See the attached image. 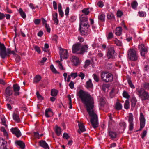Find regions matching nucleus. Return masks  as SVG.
<instances>
[{
	"instance_id": "1",
	"label": "nucleus",
	"mask_w": 149,
	"mask_h": 149,
	"mask_svg": "<svg viewBox=\"0 0 149 149\" xmlns=\"http://www.w3.org/2000/svg\"><path fill=\"white\" fill-rule=\"evenodd\" d=\"M78 95L81 99L90 116L91 123L93 127L95 128L98 125V117L94 108V100L90 94L88 92L80 90Z\"/></svg>"
},
{
	"instance_id": "2",
	"label": "nucleus",
	"mask_w": 149,
	"mask_h": 149,
	"mask_svg": "<svg viewBox=\"0 0 149 149\" xmlns=\"http://www.w3.org/2000/svg\"><path fill=\"white\" fill-rule=\"evenodd\" d=\"M82 15L79 18L80 23L79 24V30L82 35H86L87 34L86 29L90 26L87 17H83Z\"/></svg>"
},
{
	"instance_id": "3",
	"label": "nucleus",
	"mask_w": 149,
	"mask_h": 149,
	"mask_svg": "<svg viewBox=\"0 0 149 149\" xmlns=\"http://www.w3.org/2000/svg\"><path fill=\"white\" fill-rule=\"evenodd\" d=\"M127 54L128 58L130 60L134 61H137L138 56L137 52L133 49H130L128 51Z\"/></svg>"
},
{
	"instance_id": "4",
	"label": "nucleus",
	"mask_w": 149,
	"mask_h": 149,
	"mask_svg": "<svg viewBox=\"0 0 149 149\" xmlns=\"http://www.w3.org/2000/svg\"><path fill=\"white\" fill-rule=\"evenodd\" d=\"M139 97L142 100H149V94L142 89H140L137 91Z\"/></svg>"
},
{
	"instance_id": "5",
	"label": "nucleus",
	"mask_w": 149,
	"mask_h": 149,
	"mask_svg": "<svg viewBox=\"0 0 149 149\" xmlns=\"http://www.w3.org/2000/svg\"><path fill=\"white\" fill-rule=\"evenodd\" d=\"M101 77L103 81L106 82L111 81L113 79V76L111 74L107 73L105 72L102 73Z\"/></svg>"
},
{
	"instance_id": "6",
	"label": "nucleus",
	"mask_w": 149,
	"mask_h": 149,
	"mask_svg": "<svg viewBox=\"0 0 149 149\" xmlns=\"http://www.w3.org/2000/svg\"><path fill=\"white\" fill-rule=\"evenodd\" d=\"M6 48L3 43L0 42V55L2 58H4L7 56Z\"/></svg>"
},
{
	"instance_id": "7",
	"label": "nucleus",
	"mask_w": 149,
	"mask_h": 149,
	"mask_svg": "<svg viewBox=\"0 0 149 149\" xmlns=\"http://www.w3.org/2000/svg\"><path fill=\"white\" fill-rule=\"evenodd\" d=\"M59 54L61 58L67 59L68 56V51L66 49L60 48Z\"/></svg>"
},
{
	"instance_id": "8",
	"label": "nucleus",
	"mask_w": 149,
	"mask_h": 149,
	"mask_svg": "<svg viewBox=\"0 0 149 149\" xmlns=\"http://www.w3.org/2000/svg\"><path fill=\"white\" fill-rule=\"evenodd\" d=\"M139 49L140 50L141 54L142 56H144L145 54L148 52V48L145 47L143 44H141L139 46Z\"/></svg>"
},
{
	"instance_id": "9",
	"label": "nucleus",
	"mask_w": 149,
	"mask_h": 149,
	"mask_svg": "<svg viewBox=\"0 0 149 149\" xmlns=\"http://www.w3.org/2000/svg\"><path fill=\"white\" fill-rule=\"evenodd\" d=\"M13 93V91L12 88L10 86L7 87L5 90L4 95L6 98V100H8L9 96L12 95Z\"/></svg>"
},
{
	"instance_id": "10",
	"label": "nucleus",
	"mask_w": 149,
	"mask_h": 149,
	"mask_svg": "<svg viewBox=\"0 0 149 149\" xmlns=\"http://www.w3.org/2000/svg\"><path fill=\"white\" fill-rule=\"evenodd\" d=\"M139 120L140 128L139 130H141L145 127L146 121L144 116L142 113H140Z\"/></svg>"
},
{
	"instance_id": "11",
	"label": "nucleus",
	"mask_w": 149,
	"mask_h": 149,
	"mask_svg": "<svg viewBox=\"0 0 149 149\" xmlns=\"http://www.w3.org/2000/svg\"><path fill=\"white\" fill-rule=\"evenodd\" d=\"M115 51L113 47H111L108 50L107 56L109 58H113L115 57Z\"/></svg>"
},
{
	"instance_id": "12",
	"label": "nucleus",
	"mask_w": 149,
	"mask_h": 149,
	"mask_svg": "<svg viewBox=\"0 0 149 149\" xmlns=\"http://www.w3.org/2000/svg\"><path fill=\"white\" fill-rule=\"evenodd\" d=\"M133 117L132 114L130 113L129 114V116H128V121L129 123V130L131 131L133 129L134 123H133Z\"/></svg>"
},
{
	"instance_id": "13",
	"label": "nucleus",
	"mask_w": 149,
	"mask_h": 149,
	"mask_svg": "<svg viewBox=\"0 0 149 149\" xmlns=\"http://www.w3.org/2000/svg\"><path fill=\"white\" fill-rule=\"evenodd\" d=\"M81 44L79 43H77L73 45L72 49V52L79 54L81 49Z\"/></svg>"
},
{
	"instance_id": "14",
	"label": "nucleus",
	"mask_w": 149,
	"mask_h": 149,
	"mask_svg": "<svg viewBox=\"0 0 149 149\" xmlns=\"http://www.w3.org/2000/svg\"><path fill=\"white\" fill-rule=\"evenodd\" d=\"M10 131L13 134L18 138L21 136V133L17 127L12 128L10 129Z\"/></svg>"
},
{
	"instance_id": "15",
	"label": "nucleus",
	"mask_w": 149,
	"mask_h": 149,
	"mask_svg": "<svg viewBox=\"0 0 149 149\" xmlns=\"http://www.w3.org/2000/svg\"><path fill=\"white\" fill-rule=\"evenodd\" d=\"M7 142L4 139L0 138V149H8L6 148Z\"/></svg>"
},
{
	"instance_id": "16",
	"label": "nucleus",
	"mask_w": 149,
	"mask_h": 149,
	"mask_svg": "<svg viewBox=\"0 0 149 149\" xmlns=\"http://www.w3.org/2000/svg\"><path fill=\"white\" fill-rule=\"evenodd\" d=\"M13 88L14 92V95L15 96L19 95L20 93L19 91L20 90V86L16 84L13 85Z\"/></svg>"
},
{
	"instance_id": "17",
	"label": "nucleus",
	"mask_w": 149,
	"mask_h": 149,
	"mask_svg": "<svg viewBox=\"0 0 149 149\" xmlns=\"http://www.w3.org/2000/svg\"><path fill=\"white\" fill-rule=\"evenodd\" d=\"M71 61L75 66H77L79 63V58L76 56H72Z\"/></svg>"
},
{
	"instance_id": "18",
	"label": "nucleus",
	"mask_w": 149,
	"mask_h": 149,
	"mask_svg": "<svg viewBox=\"0 0 149 149\" xmlns=\"http://www.w3.org/2000/svg\"><path fill=\"white\" fill-rule=\"evenodd\" d=\"M88 49V45H85L81 47V49L79 54H83L85 52H87Z\"/></svg>"
},
{
	"instance_id": "19",
	"label": "nucleus",
	"mask_w": 149,
	"mask_h": 149,
	"mask_svg": "<svg viewBox=\"0 0 149 149\" xmlns=\"http://www.w3.org/2000/svg\"><path fill=\"white\" fill-rule=\"evenodd\" d=\"M93 84L92 82L91 79H89L86 83L85 87L88 89H93Z\"/></svg>"
},
{
	"instance_id": "20",
	"label": "nucleus",
	"mask_w": 149,
	"mask_h": 149,
	"mask_svg": "<svg viewBox=\"0 0 149 149\" xmlns=\"http://www.w3.org/2000/svg\"><path fill=\"white\" fill-rule=\"evenodd\" d=\"M53 115V112L51 109L48 108L46 109L45 112V116L46 117L48 118Z\"/></svg>"
},
{
	"instance_id": "21",
	"label": "nucleus",
	"mask_w": 149,
	"mask_h": 149,
	"mask_svg": "<svg viewBox=\"0 0 149 149\" xmlns=\"http://www.w3.org/2000/svg\"><path fill=\"white\" fill-rule=\"evenodd\" d=\"M137 102V100L135 97H134L132 98L131 101V109H132L133 110L134 108L135 107Z\"/></svg>"
},
{
	"instance_id": "22",
	"label": "nucleus",
	"mask_w": 149,
	"mask_h": 149,
	"mask_svg": "<svg viewBox=\"0 0 149 149\" xmlns=\"http://www.w3.org/2000/svg\"><path fill=\"white\" fill-rule=\"evenodd\" d=\"M108 133L111 139H114L116 137L117 134L116 132L111 131L108 129Z\"/></svg>"
},
{
	"instance_id": "23",
	"label": "nucleus",
	"mask_w": 149,
	"mask_h": 149,
	"mask_svg": "<svg viewBox=\"0 0 149 149\" xmlns=\"http://www.w3.org/2000/svg\"><path fill=\"white\" fill-rule=\"evenodd\" d=\"M78 126L79 129L81 131H78L79 133L80 134L81 132H83L85 131L86 130L84 126L82 123L79 122Z\"/></svg>"
},
{
	"instance_id": "24",
	"label": "nucleus",
	"mask_w": 149,
	"mask_h": 149,
	"mask_svg": "<svg viewBox=\"0 0 149 149\" xmlns=\"http://www.w3.org/2000/svg\"><path fill=\"white\" fill-rule=\"evenodd\" d=\"M122 29L121 27H119L116 28L115 31V34L117 36H120L122 33Z\"/></svg>"
},
{
	"instance_id": "25",
	"label": "nucleus",
	"mask_w": 149,
	"mask_h": 149,
	"mask_svg": "<svg viewBox=\"0 0 149 149\" xmlns=\"http://www.w3.org/2000/svg\"><path fill=\"white\" fill-rule=\"evenodd\" d=\"M16 144L19 146L22 149H24L25 147L24 143L21 141H18L16 142Z\"/></svg>"
},
{
	"instance_id": "26",
	"label": "nucleus",
	"mask_w": 149,
	"mask_h": 149,
	"mask_svg": "<svg viewBox=\"0 0 149 149\" xmlns=\"http://www.w3.org/2000/svg\"><path fill=\"white\" fill-rule=\"evenodd\" d=\"M13 119L18 122L20 121V119L19 117V114L18 113H14L13 114Z\"/></svg>"
},
{
	"instance_id": "27",
	"label": "nucleus",
	"mask_w": 149,
	"mask_h": 149,
	"mask_svg": "<svg viewBox=\"0 0 149 149\" xmlns=\"http://www.w3.org/2000/svg\"><path fill=\"white\" fill-rule=\"evenodd\" d=\"M42 77L39 75H36L34 78L33 82L34 83H38L41 79Z\"/></svg>"
},
{
	"instance_id": "28",
	"label": "nucleus",
	"mask_w": 149,
	"mask_h": 149,
	"mask_svg": "<svg viewBox=\"0 0 149 149\" xmlns=\"http://www.w3.org/2000/svg\"><path fill=\"white\" fill-rule=\"evenodd\" d=\"M122 107L121 104L119 102H117L116 103L114 108L117 110H119L122 109Z\"/></svg>"
},
{
	"instance_id": "29",
	"label": "nucleus",
	"mask_w": 149,
	"mask_h": 149,
	"mask_svg": "<svg viewBox=\"0 0 149 149\" xmlns=\"http://www.w3.org/2000/svg\"><path fill=\"white\" fill-rule=\"evenodd\" d=\"M40 146L42 147L47 148L48 147V146L45 141L42 140L39 142Z\"/></svg>"
},
{
	"instance_id": "30",
	"label": "nucleus",
	"mask_w": 149,
	"mask_h": 149,
	"mask_svg": "<svg viewBox=\"0 0 149 149\" xmlns=\"http://www.w3.org/2000/svg\"><path fill=\"white\" fill-rule=\"evenodd\" d=\"M58 91L57 90L52 89L51 90V95L54 97L56 96L58 94Z\"/></svg>"
},
{
	"instance_id": "31",
	"label": "nucleus",
	"mask_w": 149,
	"mask_h": 149,
	"mask_svg": "<svg viewBox=\"0 0 149 149\" xmlns=\"http://www.w3.org/2000/svg\"><path fill=\"white\" fill-rule=\"evenodd\" d=\"M18 11L20 15L23 18H25L26 17L25 13L23 11L22 8H20Z\"/></svg>"
},
{
	"instance_id": "32",
	"label": "nucleus",
	"mask_w": 149,
	"mask_h": 149,
	"mask_svg": "<svg viewBox=\"0 0 149 149\" xmlns=\"http://www.w3.org/2000/svg\"><path fill=\"white\" fill-rule=\"evenodd\" d=\"M90 64H92L91 61L88 60H86L85 62V64L83 67L84 68H86Z\"/></svg>"
},
{
	"instance_id": "33",
	"label": "nucleus",
	"mask_w": 149,
	"mask_h": 149,
	"mask_svg": "<svg viewBox=\"0 0 149 149\" xmlns=\"http://www.w3.org/2000/svg\"><path fill=\"white\" fill-rule=\"evenodd\" d=\"M56 132L58 136H59L61 133V128L57 126H56Z\"/></svg>"
},
{
	"instance_id": "34",
	"label": "nucleus",
	"mask_w": 149,
	"mask_h": 149,
	"mask_svg": "<svg viewBox=\"0 0 149 149\" xmlns=\"http://www.w3.org/2000/svg\"><path fill=\"white\" fill-rule=\"evenodd\" d=\"M114 43L117 46H120L122 45V43L121 41L117 39L116 38L113 40Z\"/></svg>"
},
{
	"instance_id": "35",
	"label": "nucleus",
	"mask_w": 149,
	"mask_h": 149,
	"mask_svg": "<svg viewBox=\"0 0 149 149\" xmlns=\"http://www.w3.org/2000/svg\"><path fill=\"white\" fill-rule=\"evenodd\" d=\"M129 102L128 100H126L124 104V107L125 109H127L129 108Z\"/></svg>"
},
{
	"instance_id": "36",
	"label": "nucleus",
	"mask_w": 149,
	"mask_h": 149,
	"mask_svg": "<svg viewBox=\"0 0 149 149\" xmlns=\"http://www.w3.org/2000/svg\"><path fill=\"white\" fill-rule=\"evenodd\" d=\"M1 130L2 132H3L4 135L6 138H7L8 135L4 127H1Z\"/></svg>"
},
{
	"instance_id": "37",
	"label": "nucleus",
	"mask_w": 149,
	"mask_h": 149,
	"mask_svg": "<svg viewBox=\"0 0 149 149\" xmlns=\"http://www.w3.org/2000/svg\"><path fill=\"white\" fill-rule=\"evenodd\" d=\"M123 97L126 99H128L130 97V96L129 95L127 92L124 91L123 93Z\"/></svg>"
},
{
	"instance_id": "38",
	"label": "nucleus",
	"mask_w": 149,
	"mask_h": 149,
	"mask_svg": "<svg viewBox=\"0 0 149 149\" xmlns=\"http://www.w3.org/2000/svg\"><path fill=\"white\" fill-rule=\"evenodd\" d=\"M67 97L68 98L69 100V103L68 104L69 105V107L70 109H72V100L71 98V96L70 95H68L67 96Z\"/></svg>"
},
{
	"instance_id": "39",
	"label": "nucleus",
	"mask_w": 149,
	"mask_h": 149,
	"mask_svg": "<svg viewBox=\"0 0 149 149\" xmlns=\"http://www.w3.org/2000/svg\"><path fill=\"white\" fill-rule=\"evenodd\" d=\"M131 5V6L133 8L136 9L137 7L138 3L136 1H134L132 3Z\"/></svg>"
},
{
	"instance_id": "40",
	"label": "nucleus",
	"mask_w": 149,
	"mask_h": 149,
	"mask_svg": "<svg viewBox=\"0 0 149 149\" xmlns=\"http://www.w3.org/2000/svg\"><path fill=\"white\" fill-rule=\"evenodd\" d=\"M50 69L55 74H59V72H57L55 68H54V66L53 65H50Z\"/></svg>"
},
{
	"instance_id": "41",
	"label": "nucleus",
	"mask_w": 149,
	"mask_h": 149,
	"mask_svg": "<svg viewBox=\"0 0 149 149\" xmlns=\"http://www.w3.org/2000/svg\"><path fill=\"white\" fill-rule=\"evenodd\" d=\"M1 121L2 124L5 126L6 127H7V125L6 123V119L4 117L1 118Z\"/></svg>"
},
{
	"instance_id": "42",
	"label": "nucleus",
	"mask_w": 149,
	"mask_h": 149,
	"mask_svg": "<svg viewBox=\"0 0 149 149\" xmlns=\"http://www.w3.org/2000/svg\"><path fill=\"white\" fill-rule=\"evenodd\" d=\"M129 86L132 89L135 88V87L134 85L133 84L132 81L130 79H128L127 80Z\"/></svg>"
},
{
	"instance_id": "43",
	"label": "nucleus",
	"mask_w": 149,
	"mask_h": 149,
	"mask_svg": "<svg viewBox=\"0 0 149 149\" xmlns=\"http://www.w3.org/2000/svg\"><path fill=\"white\" fill-rule=\"evenodd\" d=\"M119 125L123 130H124L125 129L126 127V124L125 122H121L120 123Z\"/></svg>"
},
{
	"instance_id": "44",
	"label": "nucleus",
	"mask_w": 149,
	"mask_h": 149,
	"mask_svg": "<svg viewBox=\"0 0 149 149\" xmlns=\"http://www.w3.org/2000/svg\"><path fill=\"white\" fill-rule=\"evenodd\" d=\"M105 15L103 14H102L99 16L98 19L102 22L104 21Z\"/></svg>"
},
{
	"instance_id": "45",
	"label": "nucleus",
	"mask_w": 149,
	"mask_h": 149,
	"mask_svg": "<svg viewBox=\"0 0 149 149\" xmlns=\"http://www.w3.org/2000/svg\"><path fill=\"white\" fill-rule=\"evenodd\" d=\"M89 8L84 9L82 11V12L84 13L86 15H87L89 13V11H88Z\"/></svg>"
},
{
	"instance_id": "46",
	"label": "nucleus",
	"mask_w": 149,
	"mask_h": 149,
	"mask_svg": "<svg viewBox=\"0 0 149 149\" xmlns=\"http://www.w3.org/2000/svg\"><path fill=\"white\" fill-rule=\"evenodd\" d=\"M34 49L38 53H40L41 50L40 47L38 46H35L34 47Z\"/></svg>"
},
{
	"instance_id": "47",
	"label": "nucleus",
	"mask_w": 149,
	"mask_h": 149,
	"mask_svg": "<svg viewBox=\"0 0 149 149\" xmlns=\"http://www.w3.org/2000/svg\"><path fill=\"white\" fill-rule=\"evenodd\" d=\"M139 16L140 17H144L146 16V13L143 11H139L138 12Z\"/></svg>"
},
{
	"instance_id": "48",
	"label": "nucleus",
	"mask_w": 149,
	"mask_h": 149,
	"mask_svg": "<svg viewBox=\"0 0 149 149\" xmlns=\"http://www.w3.org/2000/svg\"><path fill=\"white\" fill-rule=\"evenodd\" d=\"M45 26L47 31L49 33L50 32L51 29L49 25L47 24H45Z\"/></svg>"
},
{
	"instance_id": "49",
	"label": "nucleus",
	"mask_w": 149,
	"mask_h": 149,
	"mask_svg": "<svg viewBox=\"0 0 149 149\" xmlns=\"http://www.w3.org/2000/svg\"><path fill=\"white\" fill-rule=\"evenodd\" d=\"M53 20L54 21V23L56 25H57L58 23V20L57 18V17H56L53 16Z\"/></svg>"
},
{
	"instance_id": "50",
	"label": "nucleus",
	"mask_w": 149,
	"mask_h": 149,
	"mask_svg": "<svg viewBox=\"0 0 149 149\" xmlns=\"http://www.w3.org/2000/svg\"><path fill=\"white\" fill-rule=\"evenodd\" d=\"M78 76L81 78V79H83L85 77V74L82 72H80L78 74Z\"/></svg>"
},
{
	"instance_id": "51",
	"label": "nucleus",
	"mask_w": 149,
	"mask_h": 149,
	"mask_svg": "<svg viewBox=\"0 0 149 149\" xmlns=\"http://www.w3.org/2000/svg\"><path fill=\"white\" fill-rule=\"evenodd\" d=\"M123 15V13L122 11L120 10L117 11V17H120Z\"/></svg>"
},
{
	"instance_id": "52",
	"label": "nucleus",
	"mask_w": 149,
	"mask_h": 149,
	"mask_svg": "<svg viewBox=\"0 0 149 149\" xmlns=\"http://www.w3.org/2000/svg\"><path fill=\"white\" fill-rule=\"evenodd\" d=\"M93 77L94 80L97 82L99 81V77H98L97 75L95 74H93Z\"/></svg>"
},
{
	"instance_id": "53",
	"label": "nucleus",
	"mask_w": 149,
	"mask_h": 149,
	"mask_svg": "<svg viewBox=\"0 0 149 149\" xmlns=\"http://www.w3.org/2000/svg\"><path fill=\"white\" fill-rule=\"evenodd\" d=\"M107 17L108 19H111L114 18L113 15L112 14H107Z\"/></svg>"
},
{
	"instance_id": "54",
	"label": "nucleus",
	"mask_w": 149,
	"mask_h": 149,
	"mask_svg": "<svg viewBox=\"0 0 149 149\" xmlns=\"http://www.w3.org/2000/svg\"><path fill=\"white\" fill-rule=\"evenodd\" d=\"M7 56H9V55L10 54H12L13 55H15V56L17 54H16L15 52V51H10L8 52H7Z\"/></svg>"
},
{
	"instance_id": "55",
	"label": "nucleus",
	"mask_w": 149,
	"mask_h": 149,
	"mask_svg": "<svg viewBox=\"0 0 149 149\" xmlns=\"http://www.w3.org/2000/svg\"><path fill=\"white\" fill-rule=\"evenodd\" d=\"M15 57V60L17 62H19L21 60L20 57L19 56L17 55H16Z\"/></svg>"
},
{
	"instance_id": "56",
	"label": "nucleus",
	"mask_w": 149,
	"mask_h": 149,
	"mask_svg": "<svg viewBox=\"0 0 149 149\" xmlns=\"http://www.w3.org/2000/svg\"><path fill=\"white\" fill-rule=\"evenodd\" d=\"M144 88L146 89H149V83H145L143 85Z\"/></svg>"
},
{
	"instance_id": "57",
	"label": "nucleus",
	"mask_w": 149,
	"mask_h": 149,
	"mask_svg": "<svg viewBox=\"0 0 149 149\" xmlns=\"http://www.w3.org/2000/svg\"><path fill=\"white\" fill-rule=\"evenodd\" d=\"M108 116L109 117V123L111 124V123L112 121V117H111V114L110 113L108 114Z\"/></svg>"
},
{
	"instance_id": "58",
	"label": "nucleus",
	"mask_w": 149,
	"mask_h": 149,
	"mask_svg": "<svg viewBox=\"0 0 149 149\" xmlns=\"http://www.w3.org/2000/svg\"><path fill=\"white\" fill-rule=\"evenodd\" d=\"M41 20L40 19H36L34 21V23L36 25H38L40 23Z\"/></svg>"
},
{
	"instance_id": "59",
	"label": "nucleus",
	"mask_w": 149,
	"mask_h": 149,
	"mask_svg": "<svg viewBox=\"0 0 149 149\" xmlns=\"http://www.w3.org/2000/svg\"><path fill=\"white\" fill-rule=\"evenodd\" d=\"M70 75L72 77H74V78H75L78 76L77 74V72L72 73H71Z\"/></svg>"
},
{
	"instance_id": "60",
	"label": "nucleus",
	"mask_w": 149,
	"mask_h": 149,
	"mask_svg": "<svg viewBox=\"0 0 149 149\" xmlns=\"http://www.w3.org/2000/svg\"><path fill=\"white\" fill-rule=\"evenodd\" d=\"M79 5L77 2L76 3H75L73 5V7L74 9L76 10L77 9L79 6Z\"/></svg>"
},
{
	"instance_id": "61",
	"label": "nucleus",
	"mask_w": 149,
	"mask_h": 149,
	"mask_svg": "<svg viewBox=\"0 0 149 149\" xmlns=\"http://www.w3.org/2000/svg\"><path fill=\"white\" fill-rule=\"evenodd\" d=\"M147 132L146 130L144 131L141 134V138L143 139L147 134Z\"/></svg>"
},
{
	"instance_id": "62",
	"label": "nucleus",
	"mask_w": 149,
	"mask_h": 149,
	"mask_svg": "<svg viewBox=\"0 0 149 149\" xmlns=\"http://www.w3.org/2000/svg\"><path fill=\"white\" fill-rule=\"evenodd\" d=\"M74 83L73 81H71L69 84V86L71 89H73L74 87Z\"/></svg>"
},
{
	"instance_id": "63",
	"label": "nucleus",
	"mask_w": 149,
	"mask_h": 149,
	"mask_svg": "<svg viewBox=\"0 0 149 149\" xmlns=\"http://www.w3.org/2000/svg\"><path fill=\"white\" fill-rule=\"evenodd\" d=\"M63 137L64 138L68 139L69 138V136H68V134L64 133L63 134Z\"/></svg>"
},
{
	"instance_id": "64",
	"label": "nucleus",
	"mask_w": 149,
	"mask_h": 149,
	"mask_svg": "<svg viewBox=\"0 0 149 149\" xmlns=\"http://www.w3.org/2000/svg\"><path fill=\"white\" fill-rule=\"evenodd\" d=\"M97 4L99 7L101 8H102L103 6V2L102 1H99L97 3Z\"/></svg>"
}]
</instances>
